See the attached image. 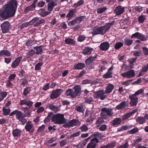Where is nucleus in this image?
<instances>
[{
    "mask_svg": "<svg viewBox=\"0 0 148 148\" xmlns=\"http://www.w3.org/2000/svg\"><path fill=\"white\" fill-rule=\"evenodd\" d=\"M131 116L129 113H127L122 116V119L123 120H125L128 119Z\"/></svg>",
    "mask_w": 148,
    "mask_h": 148,
    "instance_id": "nucleus-57",
    "label": "nucleus"
},
{
    "mask_svg": "<svg viewBox=\"0 0 148 148\" xmlns=\"http://www.w3.org/2000/svg\"><path fill=\"white\" fill-rule=\"evenodd\" d=\"M84 3V1L82 0H80L77 3H75L74 4V6L75 7H77L81 5H82Z\"/></svg>",
    "mask_w": 148,
    "mask_h": 148,
    "instance_id": "nucleus-51",
    "label": "nucleus"
},
{
    "mask_svg": "<svg viewBox=\"0 0 148 148\" xmlns=\"http://www.w3.org/2000/svg\"><path fill=\"white\" fill-rule=\"evenodd\" d=\"M133 40H132L128 39L126 37L124 38V43L125 45H126L127 46H130L132 43Z\"/></svg>",
    "mask_w": 148,
    "mask_h": 148,
    "instance_id": "nucleus-35",
    "label": "nucleus"
},
{
    "mask_svg": "<svg viewBox=\"0 0 148 148\" xmlns=\"http://www.w3.org/2000/svg\"><path fill=\"white\" fill-rule=\"evenodd\" d=\"M79 129L81 130L82 132H86L88 130V128L86 125L84 124L80 127Z\"/></svg>",
    "mask_w": 148,
    "mask_h": 148,
    "instance_id": "nucleus-48",
    "label": "nucleus"
},
{
    "mask_svg": "<svg viewBox=\"0 0 148 148\" xmlns=\"http://www.w3.org/2000/svg\"><path fill=\"white\" fill-rule=\"evenodd\" d=\"M101 116L104 119H106L107 116H111L113 114L112 109L110 108H103L101 109Z\"/></svg>",
    "mask_w": 148,
    "mask_h": 148,
    "instance_id": "nucleus-6",
    "label": "nucleus"
},
{
    "mask_svg": "<svg viewBox=\"0 0 148 148\" xmlns=\"http://www.w3.org/2000/svg\"><path fill=\"white\" fill-rule=\"evenodd\" d=\"M35 54V51L33 49H30L28 52L26 53V55L29 57H31Z\"/></svg>",
    "mask_w": 148,
    "mask_h": 148,
    "instance_id": "nucleus-54",
    "label": "nucleus"
},
{
    "mask_svg": "<svg viewBox=\"0 0 148 148\" xmlns=\"http://www.w3.org/2000/svg\"><path fill=\"white\" fill-rule=\"evenodd\" d=\"M92 62L90 58H88L86 60L85 64L87 67L89 69L93 68V65L92 64Z\"/></svg>",
    "mask_w": 148,
    "mask_h": 148,
    "instance_id": "nucleus-28",
    "label": "nucleus"
},
{
    "mask_svg": "<svg viewBox=\"0 0 148 148\" xmlns=\"http://www.w3.org/2000/svg\"><path fill=\"white\" fill-rule=\"evenodd\" d=\"M22 82L20 86L21 87H24L25 85L27 84L28 82V80L27 79L25 78L23 79H21Z\"/></svg>",
    "mask_w": 148,
    "mask_h": 148,
    "instance_id": "nucleus-56",
    "label": "nucleus"
},
{
    "mask_svg": "<svg viewBox=\"0 0 148 148\" xmlns=\"http://www.w3.org/2000/svg\"><path fill=\"white\" fill-rule=\"evenodd\" d=\"M36 7V5L32 4L31 5L26 8L24 10V12L25 13H27L29 11L34 10Z\"/></svg>",
    "mask_w": 148,
    "mask_h": 148,
    "instance_id": "nucleus-31",
    "label": "nucleus"
},
{
    "mask_svg": "<svg viewBox=\"0 0 148 148\" xmlns=\"http://www.w3.org/2000/svg\"><path fill=\"white\" fill-rule=\"evenodd\" d=\"M81 125L80 122L76 119H73L70 122L63 125V127L65 128L73 127L74 126H79Z\"/></svg>",
    "mask_w": 148,
    "mask_h": 148,
    "instance_id": "nucleus-7",
    "label": "nucleus"
},
{
    "mask_svg": "<svg viewBox=\"0 0 148 148\" xmlns=\"http://www.w3.org/2000/svg\"><path fill=\"white\" fill-rule=\"evenodd\" d=\"M86 38V37L83 35H81L79 36L77 38L78 40L80 42H82Z\"/></svg>",
    "mask_w": 148,
    "mask_h": 148,
    "instance_id": "nucleus-61",
    "label": "nucleus"
},
{
    "mask_svg": "<svg viewBox=\"0 0 148 148\" xmlns=\"http://www.w3.org/2000/svg\"><path fill=\"white\" fill-rule=\"evenodd\" d=\"M81 134L80 131H78L73 134L71 135L70 137V138H73L79 136Z\"/></svg>",
    "mask_w": 148,
    "mask_h": 148,
    "instance_id": "nucleus-53",
    "label": "nucleus"
},
{
    "mask_svg": "<svg viewBox=\"0 0 148 148\" xmlns=\"http://www.w3.org/2000/svg\"><path fill=\"white\" fill-rule=\"evenodd\" d=\"M85 65L84 63H79L74 65L73 69L75 70L82 69L85 67Z\"/></svg>",
    "mask_w": 148,
    "mask_h": 148,
    "instance_id": "nucleus-24",
    "label": "nucleus"
},
{
    "mask_svg": "<svg viewBox=\"0 0 148 148\" xmlns=\"http://www.w3.org/2000/svg\"><path fill=\"white\" fill-rule=\"evenodd\" d=\"M106 68L104 65H100L99 66L98 70L99 72L101 73L103 72V70H106Z\"/></svg>",
    "mask_w": 148,
    "mask_h": 148,
    "instance_id": "nucleus-55",
    "label": "nucleus"
},
{
    "mask_svg": "<svg viewBox=\"0 0 148 148\" xmlns=\"http://www.w3.org/2000/svg\"><path fill=\"white\" fill-rule=\"evenodd\" d=\"M138 22L140 23H143L145 20V16L143 15H141L138 17Z\"/></svg>",
    "mask_w": 148,
    "mask_h": 148,
    "instance_id": "nucleus-44",
    "label": "nucleus"
},
{
    "mask_svg": "<svg viewBox=\"0 0 148 148\" xmlns=\"http://www.w3.org/2000/svg\"><path fill=\"white\" fill-rule=\"evenodd\" d=\"M123 45V43L121 42H118L116 43L114 45V47L116 50H118L121 48Z\"/></svg>",
    "mask_w": 148,
    "mask_h": 148,
    "instance_id": "nucleus-37",
    "label": "nucleus"
},
{
    "mask_svg": "<svg viewBox=\"0 0 148 148\" xmlns=\"http://www.w3.org/2000/svg\"><path fill=\"white\" fill-rule=\"evenodd\" d=\"M136 121L139 124H143L146 123V121L143 117L139 116L136 119Z\"/></svg>",
    "mask_w": 148,
    "mask_h": 148,
    "instance_id": "nucleus-32",
    "label": "nucleus"
},
{
    "mask_svg": "<svg viewBox=\"0 0 148 148\" xmlns=\"http://www.w3.org/2000/svg\"><path fill=\"white\" fill-rule=\"evenodd\" d=\"M51 121L55 124H62L66 123V119L63 114H58L53 116Z\"/></svg>",
    "mask_w": 148,
    "mask_h": 148,
    "instance_id": "nucleus-5",
    "label": "nucleus"
},
{
    "mask_svg": "<svg viewBox=\"0 0 148 148\" xmlns=\"http://www.w3.org/2000/svg\"><path fill=\"white\" fill-rule=\"evenodd\" d=\"M143 8L139 6H137L135 7V10L138 12H140L143 10Z\"/></svg>",
    "mask_w": 148,
    "mask_h": 148,
    "instance_id": "nucleus-60",
    "label": "nucleus"
},
{
    "mask_svg": "<svg viewBox=\"0 0 148 148\" xmlns=\"http://www.w3.org/2000/svg\"><path fill=\"white\" fill-rule=\"evenodd\" d=\"M16 115V119L21 123L22 125H24L27 122V120L25 118V116L21 111L18 110H15L12 112L10 114V116H13L14 115Z\"/></svg>",
    "mask_w": 148,
    "mask_h": 148,
    "instance_id": "nucleus-4",
    "label": "nucleus"
},
{
    "mask_svg": "<svg viewBox=\"0 0 148 148\" xmlns=\"http://www.w3.org/2000/svg\"><path fill=\"white\" fill-rule=\"evenodd\" d=\"M121 75L123 77L130 78L135 77V74L134 71L131 69L127 72L122 73Z\"/></svg>",
    "mask_w": 148,
    "mask_h": 148,
    "instance_id": "nucleus-11",
    "label": "nucleus"
},
{
    "mask_svg": "<svg viewBox=\"0 0 148 148\" xmlns=\"http://www.w3.org/2000/svg\"><path fill=\"white\" fill-rule=\"evenodd\" d=\"M144 93V90L142 89L139 90L137 91L134 94H132L135 97H136L137 96L139 95L140 94Z\"/></svg>",
    "mask_w": 148,
    "mask_h": 148,
    "instance_id": "nucleus-52",
    "label": "nucleus"
},
{
    "mask_svg": "<svg viewBox=\"0 0 148 148\" xmlns=\"http://www.w3.org/2000/svg\"><path fill=\"white\" fill-rule=\"evenodd\" d=\"M107 8L106 7L101 8L97 9V12L98 14H101L106 10Z\"/></svg>",
    "mask_w": 148,
    "mask_h": 148,
    "instance_id": "nucleus-47",
    "label": "nucleus"
},
{
    "mask_svg": "<svg viewBox=\"0 0 148 148\" xmlns=\"http://www.w3.org/2000/svg\"><path fill=\"white\" fill-rule=\"evenodd\" d=\"M104 92L103 90H101L96 92L94 94V98H100V99L101 100H103L106 97V96L104 95Z\"/></svg>",
    "mask_w": 148,
    "mask_h": 148,
    "instance_id": "nucleus-12",
    "label": "nucleus"
},
{
    "mask_svg": "<svg viewBox=\"0 0 148 148\" xmlns=\"http://www.w3.org/2000/svg\"><path fill=\"white\" fill-rule=\"evenodd\" d=\"M31 88L30 87L25 88L24 89L23 95L25 96H26L29 93V92L31 91Z\"/></svg>",
    "mask_w": 148,
    "mask_h": 148,
    "instance_id": "nucleus-42",
    "label": "nucleus"
},
{
    "mask_svg": "<svg viewBox=\"0 0 148 148\" xmlns=\"http://www.w3.org/2000/svg\"><path fill=\"white\" fill-rule=\"evenodd\" d=\"M125 7L121 5L117 6L114 10V13L116 16H119L122 14L125 11Z\"/></svg>",
    "mask_w": 148,
    "mask_h": 148,
    "instance_id": "nucleus-14",
    "label": "nucleus"
},
{
    "mask_svg": "<svg viewBox=\"0 0 148 148\" xmlns=\"http://www.w3.org/2000/svg\"><path fill=\"white\" fill-rule=\"evenodd\" d=\"M93 49L89 47H86L83 50L82 53L84 55L90 54L93 51Z\"/></svg>",
    "mask_w": 148,
    "mask_h": 148,
    "instance_id": "nucleus-22",
    "label": "nucleus"
},
{
    "mask_svg": "<svg viewBox=\"0 0 148 148\" xmlns=\"http://www.w3.org/2000/svg\"><path fill=\"white\" fill-rule=\"evenodd\" d=\"M103 78L106 79L112 78V72L108 71L103 75Z\"/></svg>",
    "mask_w": 148,
    "mask_h": 148,
    "instance_id": "nucleus-40",
    "label": "nucleus"
},
{
    "mask_svg": "<svg viewBox=\"0 0 148 148\" xmlns=\"http://www.w3.org/2000/svg\"><path fill=\"white\" fill-rule=\"evenodd\" d=\"M73 90L71 89L67 90L65 92V95L66 96H70L72 98H75V97L73 96Z\"/></svg>",
    "mask_w": 148,
    "mask_h": 148,
    "instance_id": "nucleus-34",
    "label": "nucleus"
},
{
    "mask_svg": "<svg viewBox=\"0 0 148 148\" xmlns=\"http://www.w3.org/2000/svg\"><path fill=\"white\" fill-rule=\"evenodd\" d=\"M21 132L20 129L16 128L12 131V134L14 137H18L21 136Z\"/></svg>",
    "mask_w": 148,
    "mask_h": 148,
    "instance_id": "nucleus-23",
    "label": "nucleus"
},
{
    "mask_svg": "<svg viewBox=\"0 0 148 148\" xmlns=\"http://www.w3.org/2000/svg\"><path fill=\"white\" fill-rule=\"evenodd\" d=\"M115 23V21H114L111 23H106V25L104 26L98 28L94 27L92 29L93 31L92 33V36H94L99 34L102 35L104 34L110 28L111 26L114 24Z\"/></svg>",
    "mask_w": 148,
    "mask_h": 148,
    "instance_id": "nucleus-2",
    "label": "nucleus"
},
{
    "mask_svg": "<svg viewBox=\"0 0 148 148\" xmlns=\"http://www.w3.org/2000/svg\"><path fill=\"white\" fill-rule=\"evenodd\" d=\"M44 47V46L43 45L34 47V49L36 51H35V54L38 55L42 53L43 51V49Z\"/></svg>",
    "mask_w": 148,
    "mask_h": 148,
    "instance_id": "nucleus-21",
    "label": "nucleus"
},
{
    "mask_svg": "<svg viewBox=\"0 0 148 148\" xmlns=\"http://www.w3.org/2000/svg\"><path fill=\"white\" fill-rule=\"evenodd\" d=\"M147 37L145 36L144 35L140 33L138 39L141 41H146L147 40Z\"/></svg>",
    "mask_w": 148,
    "mask_h": 148,
    "instance_id": "nucleus-45",
    "label": "nucleus"
},
{
    "mask_svg": "<svg viewBox=\"0 0 148 148\" xmlns=\"http://www.w3.org/2000/svg\"><path fill=\"white\" fill-rule=\"evenodd\" d=\"M7 95L6 92L2 91L0 89V102L3 101Z\"/></svg>",
    "mask_w": 148,
    "mask_h": 148,
    "instance_id": "nucleus-33",
    "label": "nucleus"
},
{
    "mask_svg": "<svg viewBox=\"0 0 148 148\" xmlns=\"http://www.w3.org/2000/svg\"><path fill=\"white\" fill-rule=\"evenodd\" d=\"M144 54L145 56L148 55V49L145 47H142Z\"/></svg>",
    "mask_w": 148,
    "mask_h": 148,
    "instance_id": "nucleus-64",
    "label": "nucleus"
},
{
    "mask_svg": "<svg viewBox=\"0 0 148 148\" xmlns=\"http://www.w3.org/2000/svg\"><path fill=\"white\" fill-rule=\"evenodd\" d=\"M129 98L130 100L129 103L130 106L132 107L136 106L138 102V97L131 94L129 95Z\"/></svg>",
    "mask_w": 148,
    "mask_h": 148,
    "instance_id": "nucleus-13",
    "label": "nucleus"
},
{
    "mask_svg": "<svg viewBox=\"0 0 148 148\" xmlns=\"http://www.w3.org/2000/svg\"><path fill=\"white\" fill-rule=\"evenodd\" d=\"M129 146V144L127 141L124 144L119 146L118 148H128Z\"/></svg>",
    "mask_w": 148,
    "mask_h": 148,
    "instance_id": "nucleus-58",
    "label": "nucleus"
},
{
    "mask_svg": "<svg viewBox=\"0 0 148 148\" xmlns=\"http://www.w3.org/2000/svg\"><path fill=\"white\" fill-rule=\"evenodd\" d=\"M109 43L107 42H103L100 44L99 48L100 49L103 51H107L110 47Z\"/></svg>",
    "mask_w": 148,
    "mask_h": 148,
    "instance_id": "nucleus-16",
    "label": "nucleus"
},
{
    "mask_svg": "<svg viewBox=\"0 0 148 148\" xmlns=\"http://www.w3.org/2000/svg\"><path fill=\"white\" fill-rule=\"evenodd\" d=\"M128 105V103L127 102L124 101L121 102L116 107V108L117 110L123 109Z\"/></svg>",
    "mask_w": 148,
    "mask_h": 148,
    "instance_id": "nucleus-18",
    "label": "nucleus"
},
{
    "mask_svg": "<svg viewBox=\"0 0 148 148\" xmlns=\"http://www.w3.org/2000/svg\"><path fill=\"white\" fill-rule=\"evenodd\" d=\"M45 21L44 19H42L41 20H38V21L34 25V27H37L40 24L43 23L45 22Z\"/></svg>",
    "mask_w": 148,
    "mask_h": 148,
    "instance_id": "nucleus-59",
    "label": "nucleus"
},
{
    "mask_svg": "<svg viewBox=\"0 0 148 148\" xmlns=\"http://www.w3.org/2000/svg\"><path fill=\"white\" fill-rule=\"evenodd\" d=\"M73 89H74V91H73L72 96L75 98L77 95H79V94L80 93L81 88L79 86H77L74 87Z\"/></svg>",
    "mask_w": 148,
    "mask_h": 148,
    "instance_id": "nucleus-19",
    "label": "nucleus"
},
{
    "mask_svg": "<svg viewBox=\"0 0 148 148\" xmlns=\"http://www.w3.org/2000/svg\"><path fill=\"white\" fill-rule=\"evenodd\" d=\"M86 19V16H84L77 17L74 19L76 24L80 23L82 21H84Z\"/></svg>",
    "mask_w": 148,
    "mask_h": 148,
    "instance_id": "nucleus-25",
    "label": "nucleus"
},
{
    "mask_svg": "<svg viewBox=\"0 0 148 148\" xmlns=\"http://www.w3.org/2000/svg\"><path fill=\"white\" fill-rule=\"evenodd\" d=\"M17 8V3L16 0H10L4 5L0 9V17L4 20L13 17Z\"/></svg>",
    "mask_w": 148,
    "mask_h": 148,
    "instance_id": "nucleus-1",
    "label": "nucleus"
},
{
    "mask_svg": "<svg viewBox=\"0 0 148 148\" xmlns=\"http://www.w3.org/2000/svg\"><path fill=\"white\" fill-rule=\"evenodd\" d=\"M115 145V143L112 142L110 143L107 144L106 145L102 146L100 148H111L114 147Z\"/></svg>",
    "mask_w": 148,
    "mask_h": 148,
    "instance_id": "nucleus-36",
    "label": "nucleus"
},
{
    "mask_svg": "<svg viewBox=\"0 0 148 148\" xmlns=\"http://www.w3.org/2000/svg\"><path fill=\"white\" fill-rule=\"evenodd\" d=\"M114 88V86L111 84H108L106 86V90L105 92L106 94L110 93L111 92Z\"/></svg>",
    "mask_w": 148,
    "mask_h": 148,
    "instance_id": "nucleus-30",
    "label": "nucleus"
},
{
    "mask_svg": "<svg viewBox=\"0 0 148 148\" xmlns=\"http://www.w3.org/2000/svg\"><path fill=\"white\" fill-rule=\"evenodd\" d=\"M130 127L128 126H123L118 129L117 132L123 131L129 129Z\"/></svg>",
    "mask_w": 148,
    "mask_h": 148,
    "instance_id": "nucleus-41",
    "label": "nucleus"
},
{
    "mask_svg": "<svg viewBox=\"0 0 148 148\" xmlns=\"http://www.w3.org/2000/svg\"><path fill=\"white\" fill-rule=\"evenodd\" d=\"M49 108L53 110L54 112H56L58 110V107L53 104H51L49 106Z\"/></svg>",
    "mask_w": 148,
    "mask_h": 148,
    "instance_id": "nucleus-43",
    "label": "nucleus"
},
{
    "mask_svg": "<svg viewBox=\"0 0 148 148\" xmlns=\"http://www.w3.org/2000/svg\"><path fill=\"white\" fill-rule=\"evenodd\" d=\"M75 13L73 9L71 10L67 14L66 17V18H67L68 20H71L74 15Z\"/></svg>",
    "mask_w": 148,
    "mask_h": 148,
    "instance_id": "nucleus-29",
    "label": "nucleus"
},
{
    "mask_svg": "<svg viewBox=\"0 0 148 148\" xmlns=\"http://www.w3.org/2000/svg\"><path fill=\"white\" fill-rule=\"evenodd\" d=\"M2 33L5 34L8 33L10 29V24L8 21L3 22L1 25Z\"/></svg>",
    "mask_w": 148,
    "mask_h": 148,
    "instance_id": "nucleus-8",
    "label": "nucleus"
},
{
    "mask_svg": "<svg viewBox=\"0 0 148 148\" xmlns=\"http://www.w3.org/2000/svg\"><path fill=\"white\" fill-rule=\"evenodd\" d=\"M122 122L121 119L120 118H116L112 120L110 122L112 126H114L117 125H119Z\"/></svg>",
    "mask_w": 148,
    "mask_h": 148,
    "instance_id": "nucleus-20",
    "label": "nucleus"
},
{
    "mask_svg": "<svg viewBox=\"0 0 148 148\" xmlns=\"http://www.w3.org/2000/svg\"><path fill=\"white\" fill-rule=\"evenodd\" d=\"M148 70V63L146 65L143 66L141 70L144 73L147 72Z\"/></svg>",
    "mask_w": 148,
    "mask_h": 148,
    "instance_id": "nucleus-62",
    "label": "nucleus"
},
{
    "mask_svg": "<svg viewBox=\"0 0 148 148\" xmlns=\"http://www.w3.org/2000/svg\"><path fill=\"white\" fill-rule=\"evenodd\" d=\"M33 103L32 101H30L27 98L20 101L19 103L20 105H26L28 107L22 108V110H23L25 113V114H23L24 116L28 117L31 116V111L30 108L32 106Z\"/></svg>",
    "mask_w": 148,
    "mask_h": 148,
    "instance_id": "nucleus-3",
    "label": "nucleus"
},
{
    "mask_svg": "<svg viewBox=\"0 0 148 148\" xmlns=\"http://www.w3.org/2000/svg\"><path fill=\"white\" fill-rule=\"evenodd\" d=\"M43 65L42 62H39L36 64L35 66V69L36 71L40 70L41 69V67Z\"/></svg>",
    "mask_w": 148,
    "mask_h": 148,
    "instance_id": "nucleus-49",
    "label": "nucleus"
},
{
    "mask_svg": "<svg viewBox=\"0 0 148 148\" xmlns=\"http://www.w3.org/2000/svg\"><path fill=\"white\" fill-rule=\"evenodd\" d=\"M52 0L50 2H49L47 4V9L50 12L52 11L54 8V7L57 5V4L56 3V1Z\"/></svg>",
    "mask_w": 148,
    "mask_h": 148,
    "instance_id": "nucleus-17",
    "label": "nucleus"
},
{
    "mask_svg": "<svg viewBox=\"0 0 148 148\" xmlns=\"http://www.w3.org/2000/svg\"><path fill=\"white\" fill-rule=\"evenodd\" d=\"M2 110L3 112V114L4 116L9 115L10 112V108L7 109L4 107L3 108Z\"/></svg>",
    "mask_w": 148,
    "mask_h": 148,
    "instance_id": "nucleus-39",
    "label": "nucleus"
},
{
    "mask_svg": "<svg viewBox=\"0 0 148 148\" xmlns=\"http://www.w3.org/2000/svg\"><path fill=\"white\" fill-rule=\"evenodd\" d=\"M99 140L96 138H94L88 144L86 148H95L99 143Z\"/></svg>",
    "mask_w": 148,
    "mask_h": 148,
    "instance_id": "nucleus-10",
    "label": "nucleus"
},
{
    "mask_svg": "<svg viewBox=\"0 0 148 148\" xmlns=\"http://www.w3.org/2000/svg\"><path fill=\"white\" fill-rule=\"evenodd\" d=\"M138 131V129L137 127L134 128L128 131V133L129 134H134Z\"/></svg>",
    "mask_w": 148,
    "mask_h": 148,
    "instance_id": "nucleus-46",
    "label": "nucleus"
},
{
    "mask_svg": "<svg viewBox=\"0 0 148 148\" xmlns=\"http://www.w3.org/2000/svg\"><path fill=\"white\" fill-rule=\"evenodd\" d=\"M63 90L61 89H58L53 90L50 95V98L52 99L57 98L60 96Z\"/></svg>",
    "mask_w": 148,
    "mask_h": 148,
    "instance_id": "nucleus-9",
    "label": "nucleus"
},
{
    "mask_svg": "<svg viewBox=\"0 0 148 148\" xmlns=\"http://www.w3.org/2000/svg\"><path fill=\"white\" fill-rule=\"evenodd\" d=\"M34 43V42L33 40L28 39L25 43L26 46L28 47H30Z\"/></svg>",
    "mask_w": 148,
    "mask_h": 148,
    "instance_id": "nucleus-50",
    "label": "nucleus"
},
{
    "mask_svg": "<svg viewBox=\"0 0 148 148\" xmlns=\"http://www.w3.org/2000/svg\"><path fill=\"white\" fill-rule=\"evenodd\" d=\"M22 58V56L17 57L12 63L11 65V67L14 69L16 68L17 66L19 65Z\"/></svg>",
    "mask_w": 148,
    "mask_h": 148,
    "instance_id": "nucleus-15",
    "label": "nucleus"
},
{
    "mask_svg": "<svg viewBox=\"0 0 148 148\" xmlns=\"http://www.w3.org/2000/svg\"><path fill=\"white\" fill-rule=\"evenodd\" d=\"M140 34V33L138 32H136L132 35L131 38H136L138 39Z\"/></svg>",
    "mask_w": 148,
    "mask_h": 148,
    "instance_id": "nucleus-63",
    "label": "nucleus"
},
{
    "mask_svg": "<svg viewBox=\"0 0 148 148\" xmlns=\"http://www.w3.org/2000/svg\"><path fill=\"white\" fill-rule=\"evenodd\" d=\"M75 41L71 38H67L65 40V43L68 45H73L75 43Z\"/></svg>",
    "mask_w": 148,
    "mask_h": 148,
    "instance_id": "nucleus-38",
    "label": "nucleus"
},
{
    "mask_svg": "<svg viewBox=\"0 0 148 148\" xmlns=\"http://www.w3.org/2000/svg\"><path fill=\"white\" fill-rule=\"evenodd\" d=\"M33 126L31 121H28L26 123L25 129L26 131L29 132L32 129Z\"/></svg>",
    "mask_w": 148,
    "mask_h": 148,
    "instance_id": "nucleus-27",
    "label": "nucleus"
},
{
    "mask_svg": "<svg viewBox=\"0 0 148 148\" xmlns=\"http://www.w3.org/2000/svg\"><path fill=\"white\" fill-rule=\"evenodd\" d=\"M11 55L10 52L8 50H3L0 51V57L4 56H10Z\"/></svg>",
    "mask_w": 148,
    "mask_h": 148,
    "instance_id": "nucleus-26",
    "label": "nucleus"
}]
</instances>
